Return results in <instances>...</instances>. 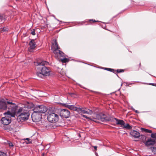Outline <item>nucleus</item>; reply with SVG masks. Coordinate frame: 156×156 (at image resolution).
Wrapping results in <instances>:
<instances>
[{"label": "nucleus", "mask_w": 156, "mask_h": 156, "mask_svg": "<svg viewBox=\"0 0 156 156\" xmlns=\"http://www.w3.org/2000/svg\"><path fill=\"white\" fill-rule=\"evenodd\" d=\"M9 104H11V111L9 110L6 112L4 113V115H5V117H2L1 122L3 125H9L11 122V117H15L16 110L17 108L16 105L12 104V103L8 102Z\"/></svg>", "instance_id": "f257e3e1"}, {"label": "nucleus", "mask_w": 156, "mask_h": 156, "mask_svg": "<svg viewBox=\"0 0 156 156\" xmlns=\"http://www.w3.org/2000/svg\"><path fill=\"white\" fill-rule=\"evenodd\" d=\"M48 64V62L45 61L38 62L36 63V64H35L36 65L40 66L37 68L38 71L36 73V75L37 76L42 78L44 76H47L49 75L50 71V69L44 66Z\"/></svg>", "instance_id": "f03ea898"}, {"label": "nucleus", "mask_w": 156, "mask_h": 156, "mask_svg": "<svg viewBox=\"0 0 156 156\" xmlns=\"http://www.w3.org/2000/svg\"><path fill=\"white\" fill-rule=\"evenodd\" d=\"M82 116L84 118H86L88 121L92 120L94 122H96V120L98 119V120H101L102 122H105L106 121H112L113 120L110 118L108 119L106 117V116L104 114L101 113L99 114L95 115V118H89L87 117V116L85 115H82Z\"/></svg>", "instance_id": "7ed1b4c3"}, {"label": "nucleus", "mask_w": 156, "mask_h": 156, "mask_svg": "<svg viewBox=\"0 0 156 156\" xmlns=\"http://www.w3.org/2000/svg\"><path fill=\"white\" fill-rule=\"evenodd\" d=\"M48 114L47 119L49 122L55 123L58 121L59 117L57 114L51 111L49 112Z\"/></svg>", "instance_id": "20e7f679"}, {"label": "nucleus", "mask_w": 156, "mask_h": 156, "mask_svg": "<svg viewBox=\"0 0 156 156\" xmlns=\"http://www.w3.org/2000/svg\"><path fill=\"white\" fill-rule=\"evenodd\" d=\"M8 102L12 103V104L16 105L12 102L6 101L4 99H2L0 101V109L5 110L7 108L9 110L11 111V105L9 104Z\"/></svg>", "instance_id": "39448f33"}, {"label": "nucleus", "mask_w": 156, "mask_h": 156, "mask_svg": "<svg viewBox=\"0 0 156 156\" xmlns=\"http://www.w3.org/2000/svg\"><path fill=\"white\" fill-rule=\"evenodd\" d=\"M29 114L27 111L22 112L17 117V120L19 122H23L27 120L29 118Z\"/></svg>", "instance_id": "423d86ee"}, {"label": "nucleus", "mask_w": 156, "mask_h": 156, "mask_svg": "<svg viewBox=\"0 0 156 156\" xmlns=\"http://www.w3.org/2000/svg\"><path fill=\"white\" fill-rule=\"evenodd\" d=\"M33 110L34 112L39 113H43L47 111V108L43 105H37L35 106Z\"/></svg>", "instance_id": "0eeeda50"}, {"label": "nucleus", "mask_w": 156, "mask_h": 156, "mask_svg": "<svg viewBox=\"0 0 156 156\" xmlns=\"http://www.w3.org/2000/svg\"><path fill=\"white\" fill-rule=\"evenodd\" d=\"M31 117L33 121L35 122H38L40 121L41 119V115L38 113L35 112L32 114Z\"/></svg>", "instance_id": "6e6552de"}, {"label": "nucleus", "mask_w": 156, "mask_h": 156, "mask_svg": "<svg viewBox=\"0 0 156 156\" xmlns=\"http://www.w3.org/2000/svg\"><path fill=\"white\" fill-rule=\"evenodd\" d=\"M60 115L61 117L63 118H67L70 116V112L68 110L63 109L60 112Z\"/></svg>", "instance_id": "1a4fd4ad"}, {"label": "nucleus", "mask_w": 156, "mask_h": 156, "mask_svg": "<svg viewBox=\"0 0 156 156\" xmlns=\"http://www.w3.org/2000/svg\"><path fill=\"white\" fill-rule=\"evenodd\" d=\"M60 49H55L53 51L55 55V56L58 58H61V57L64 56V54L60 50Z\"/></svg>", "instance_id": "9d476101"}, {"label": "nucleus", "mask_w": 156, "mask_h": 156, "mask_svg": "<svg viewBox=\"0 0 156 156\" xmlns=\"http://www.w3.org/2000/svg\"><path fill=\"white\" fill-rule=\"evenodd\" d=\"M29 45L30 46L28 48V50L30 52H32L36 47V44L34 40H31L29 42Z\"/></svg>", "instance_id": "9b49d317"}, {"label": "nucleus", "mask_w": 156, "mask_h": 156, "mask_svg": "<svg viewBox=\"0 0 156 156\" xmlns=\"http://www.w3.org/2000/svg\"><path fill=\"white\" fill-rule=\"evenodd\" d=\"M77 111L79 114L83 113L88 114H91L93 113L92 111L89 109H87V111L84 109L80 108H78Z\"/></svg>", "instance_id": "f8f14e48"}, {"label": "nucleus", "mask_w": 156, "mask_h": 156, "mask_svg": "<svg viewBox=\"0 0 156 156\" xmlns=\"http://www.w3.org/2000/svg\"><path fill=\"white\" fill-rule=\"evenodd\" d=\"M155 143V140L154 139H152L150 138L145 143V145L147 146H149L151 145H154Z\"/></svg>", "instance_id": "ddd939ff"}, {"label": "nucleus", "mask_w": 156, "mask_h": 156, "mask_svg": "<svg viewBox=\"0 0 156 156\" xmlns=\"http://www.w3.org/2000/svg\"><path fill=\"white\" fill-rule=\"evenodd\" d=\"M57 49H60V48L58 46L56 40H54L52 42L51 50L53 51Z\"/></svg>", "instance_id": "4468645a"}, {"label": "nucleus", "mask_w": 156, "mask_h": 156, "mask_svg": "<svg viewBox=\"0 0 156 156\" xmlns=\"http://www.w3.org/2000/svg\"><path fill=\"white\" fill-rule=\"evenodd\" d=\"M130 134L133 137L135 138H138L140 136L139 132L134 130L131 131L130 132Z\"/></svg>", "instance_id": "2eb2a0df"}, {"label": "nucleus", "mask_w": 156, "mask_h": 156, "mask_svg": "<svg viewBox=\"0 0 156 156\" xmlns=\"http://www.w3.org/2000/svg\"><path fill=\"white\" fill-rule=\"evenodd\" d=\"M112 121H113V120H115L116 121V124L117 125H121L122 126H124L125 124V122L124 121L122 120L118 119L116 118H112Z\"/></svg>", "instance_id": "dca6fc26"}, {"label": "nucleus", "mask_w": 156, "mask_h": 156, "mask_svg": "<svg viewBox=\"0 0 156 156\" xmlns=\"http://www.w3.org/2000/svg\"><path fill=\"white\" fill-rule=\"evenodd\" d=\"M64 106L69 109L73 111H77L78 108H76L73 105H69L66 104H65Z\"/></svg>", "instance_id": "f3484780"}, {"label": "nucleus", "mask_w": 156, "mask_h": 156, "mask_svg": "<svg viewBox=\"0 0 156 156\" xmlns=\"http://www.w3.org/2000/svg\"><path fill=\"white\" fill-rule=\"evenodd\" d=\"M64 57L65 56L64 55V57H61V58H60L61 61L63 63L68 62L69 59L68 58Z\"/></svg>", "instance_id": "a211bd4d"}, {"label": "nucleus", "mask_w": 156, "mask_h": 156, "mask_svg": "<svg viewBox=\"0 0 156 156\" xmlns=\"http://www.w3.org/2000/svg\"><path fill=\"white\" fill-rule=\"evenodd\" d=\"M123 127L124 128L129 129L132 128V127L128 123L126 124L125 125V124L124 126H123Z\"/></svg>", "instance_id": "6ab92c4d"}, {"label": "nucleus", "mask_w": 156, "mask_h": 156, "mask_svg": "<svg viewBox=\"0 0 156 156\" xmlns=\"http://www.w3.org/2000/svg\"><path fill=\"white\" fill-rule=\"evenodd\" d=\"M141 130L142 131L145 133H152V131L151 130H149L148 129L142 128Z\"/></svg>", "instance_id": "aec40b11"}, {"label": "nucleus", "mask_w": 156, "mask_h": 156, "mask_svg": "<svg viewBox=\"0 0 156 156\" xmlns=\"http://www.w3.org/2000/svg\"><path fill=\"white\" fill-rule=\"evenodd\" d=\"M150 149L151 151L154 154H156V148L155 147H151Z\"/></svg>", "instance_id": "412c9836"}, {"label": "nucleus", "mask_w": 156, "mask_h": 156, "mask_svg": "<svg viewBox=\"0 0 156 156\" xmlns=\"http://www.w3.org/2000/svg\"><path fill=\"white\" fill-rule=\"evenodd\" d=\"M151 137L153 138L156 139V133H152L151 135Z\"/></svg>", "instance_id": "4be33fe9"}, {"label": "nucleus", "mask_w": 156, "mask_h": 156, "mask_svg": "<svg viewBox=\"0 0 156 156\" xmlns=\"http://www.w3.org/2000/svg\"><path fill=\"white\" fill-rule=\"evenodd\" d=\"M8 28L6 27H3L2 28H1V32H4L7 31L8 30Z\"/></svg>", "instance_id": "5701e85b"}, {"label": "nucleus", "mask_w": 156, "mask_h": 156, "mask_svg": "<svg viewBox=\"0 0 156 156\" xmlns=\"http://www.w3.org/2000/svg\"><path fill=\"white\" fill-rule=\"evenodd\" d=\"M30 34L33 35H35L36 34L35 30L34 29L31 30Z\"/></svg>", "instance_id": "b1692460"}, {"label": "nucleus", "mask_w": 156, "mask_h": 156, "mask_svg": "<svg viewBox=\"0 0 156 156\" xmlns=\"http://www.w3.org/2000/svg\"><path fill=\"white\" fill-rule=\"evenodd\" d=\"M24 110V109L23 108H19L18 111L17 112L18 113H20V112H22Z\"/></svg>", "instance_id": "393cba45"}, {"label": "nucleus", "mask_w": 156, "mask_h": 156, "mask_svg": "<svg viewBox=\"0 0 156 156\" xmlns=\"http://www.w3.org/2000/svg\"><path fill=\"white\" fill-rule=\"evenodd\" d=\"M0 156H7L5 153L0 151Z\"/></svg>", "instance_id": "a878e982"}, {"label": "nucleus", "mask_w": 156, "mask_h": 156, "mask_svg": "<svg viewBox=\"0 0 156 156\" xmlns=\"http://www.w3.org/2000/svg\"><path fill=\"white\" fill-rule=\"evenodd\" d=\"M25 140H27L28 141V142H26L27 144H29L32 143V141L30 140V139L28 138H27L25 139Z\"/></svg>", "instance_id": "bb28decb"}, {"label": "nucleus", "mask_w": 156, "mask_h": 156, "mask_svg": "<svg viewBox=\"0 0 156 156\" xmlns=\"http://www.w3.org/2000/svg\"><path fill=\"white\" fill-rule=\"evenodd\" d=\"M105 69L107 70L113 72H114V69H113L109 68H105Z\"/></svg>", "instance_id": "cd10ccee"}, {"label": "nucleus", "mask_w": 156, "mask_h": 156, "mask_svg": "<svg viewBox=\"0 0 156 156\" xmlns=\"http://www.w3.org/2000/svg\"><path fill=\"white\" fill-rule=\"evenodd\" d=\"M117 72L118 73H121L124 72V70L122 69H118L116 70Z\"/></svg>", "instance_id": "c85d7f7f"}, {"label": "nucleus", "mask_w": 156, "mask_h": 156, "mask_svg": "<svg viewBox=\"0 0 156 156\" xmlns=\"http://www.w3.org/2000/svg\"><path fill=\"white\" fill-rule=\"evenodd\" d=\"M4 20V17L3 16L0 14V20L1 21H2Z\"/></svg>", "instance_id": "c756f323"}, {"label": "nucleus", "mask_w": 156, "mask_h": 156, "mask_svg": "<svg viewBox=\"0 0 156 156\" xmlns=\"http://www.w3.org/2000/svg\"><path fill=\"white\" fill-rule=\"evenodd\" d=\"M52 124H50L49 125V126H49L50 128H54V126H52Z\"/></svg>", "instance_id": "7c9ffc66"}, {"label": "nucleus", "mask_w": 156, "mask_h": 156, "mask_svg": "<svg viewBox=\"0 0 156 156\" xmlns=\"http://www.w3.org/2000/svg\"><path fill=\"white\" fill-rule=\"evenodd\" d=\"M9 145L10 146L12 147L13 146V145L11 143H9Z\"/></svg>", "instance_id": "2f4dec72"}, {"label": "nucleus", "mask_w": 156, "mask_h": 156, "mask_svg": "<svg viewBox=\"0 0 156 156\" xmlns=\"http://www.w3.org/2000/svg\"><path fill=\"white\" fill-rule=\"evenodd\" d=\"M94 147L95 150H97V147L96 146H94Z\"/></svg>", "instance_id": "473e14b6"}, {"label": "nucleus", "mask_w": 156, "mask_h": 156, "mask_svg": "<svg viewBox=\"0 0 156 156\" xmlns=\"http://www.w3.org/2000/svg\"><path fill=\"white\" fill-rule=\"evenodd\" d=\"M30 105H31V106H30V108H32V107H33V104H30Z\"/></svg>", "instance_id": "72a5a7b5"}, {"label": "nucleus", "mask_w": 156, "mask_h": 156, "mask_svg": "<svg viewBox=\"0 0 156 156\" xmlns=\"http://www.w3.org/2000/svg\"><path fill=\"white\" fill-rule=\"evenodd\" d=\"M90 21H93V22H96V21L95 20H90Z\"/></svg>", "instance_id": "f704fd0d"}, {"label": "nucleus", "mask_w": 156, "mask_h": 156, "mask_svg": "<svg viewBox=\"0 0 156 156\" xmlns=\"http://www.w3.org/2000/svg\"><path fill=\"white\" fill-rule=\"evenodd\" d=\"M135 112H136V113H138V111L137 110H136V111H135Z\"/></svg>", "instance_id": "c9c22d12"}, {"label": "nucleus", "mask_w": 156, "mask_h": 156, "mask_svg": "<svg viewBox=\"0 0 156 156\" xmlns=\"http://www.w3.org/2000/svg\"><path fill=\"white\" fill-rule=\"evenodd\" d=\"M42 155L43 156H44V153H42Z\"/></svg>", "instance_id": "e433bc0d"}, {"label": "nucleus", "mask_w": 156, "mask_h": 156, "mask_svg": "<svg viewBox=\"0 0 156 156\" xmlns=\"http://www.w3.org/2000/svg\"><path fill=\"white\" fill-rule=\"evenodd\" d=\"M155 143H156V140L155 141Z\"/></svg>", "instance_id": "4c0bfd02"}]
</instances>
